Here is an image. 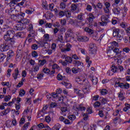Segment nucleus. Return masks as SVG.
<instances>
[{
  "instance_id": "obj_20",
  "label": "nucleus",
  "mask_w": 130,
  "mask_h": 130,
  "mask_svg": "<svg viewBox=\"0 0 130 130\" xmlns=\"http://www.w3.org/2000/svg\"><path fill=\"white\" fill-rule=\"evenodd\" d=\"M73 62L75 65V67H80V66L81 67H83V63L79 60H73Z\"/></svg>"
},
{
  "instance_id": "obj_10",
  "label": "nucleus",
  "mask_w": 130,
  "mask_h": 130,
  "mask_svg": "<svg viewBox=\"0 0 130 130\" xmlns=\"http://www.w3.org/2000/svg\"><path fill=\"white\" fill-rule=\"evenodd\" d=\"M77 19L78 20V21H77V24H78V26H84V24L82 23L83 20V14L82 13L78 15Z\"/></svg>"
},
{
  "instance_id": "obj_36",
  "label": "nucleus",
  "mask_w": 130,
  "mask_h": 130,
  "mask_svg": "<svg viewBox=\"0 0 130 130\" xmlns=\"http://www.w3.org/2000/svg\"><path fill=\"white\" fill-rule=\"evenodd\" d=\"M118 97L119 98V100H121V101H123V100H124V99L125 98L123 95V93L121 92H120L118 93Z\"/></svg>"
},
{
  "instance_id": "obj_39",
  "label": "nucleus",
  "mask_w": 130,
  "mask_h": 130,
  "mask_svg": "<svg viewBox=\"0 0 130 130\" xmlns=\"http://www.w3.org/2000/svg\"><path fill=\"white\" fill-rule=\"evenodd\" d=\"M35 31L33 30V29L32 30L29 31V34L28 35V37L33 38V37H35Z\"/></svg>"
},
{
  "instance_id": "obj_57",
  "label": "nucleus",
  "mask_w": 130,
  "mask_h": 130,
  "mask_svg": "<svg viewBox=\"0 0 130 130\" xmlns=\"http://www.w3.org/2000/svg\"><path fill=\"white\" fill-rule=\"evenodd\" d=\"M15 107L16 110H19V109L21 108V105L20 104V103H17V104L15 105Z\"/></svg>"
},
{
  "instance_id": "obj_35",
  "label": "nucleus",
  "mask_w": 130,
  "mask_h": 130,
  "mask_svg": "<svg viewBox=\"0 0 130 130\" xmlns=\"http://www.w3.org/2000/svg\"><path fill=\"white\" fill-rule=\"evenodd\" d=\"M49 10L51 11L52 12L54 11L55 12H56V11H57V9L55 8V9H53L54 8V4H51L49 5Z\"/></svg>"
},
{
  "instance_id": "obj_16",
  "label": "nucleus",
  "mask_w": 130,
  "mask_h": 130,
  "mask_svg": "<svg viewBox=\"0 0 130 130\" xmlns=\"http://www.w3.org/2000/svg\"><path fill=\"white\" fill-rule=\"evenodd\" d=\"M16 17L17 20H20V21H22V20L24 19V17H25V13H21L20 14H19L18 13H16Z\"/></svg>"
},
{
  "instance_id": "obj_3",
  "label": "nucleus",
  "mask_w": 130,
  "mask_h": 130,
  "mask_svg": "<svg viewBox=\"0 0 130 130\" xmlns=\"http://www.w3.org/2000/svg\"><path fill=\"white\" fill-rule=\"evenodd\" d=\"M97 52V46L96 44L94 43H90L89 44V53L90 55H92V56H95L96 55V52Z\"/></svg>"
},
{
  "instance_id": "obj_18",
  "label": "nucleus",
  "mask_w": 130,
  "mask_h": 130,
  "mask_svg": "<svg viewBox=\"0 0 130 130\" xmlns=\"http://www.w3.org/2000/svg\"><path fill=\"white\" fill-rule=\"evenodd\" d=\"M112 11L114 15H119V14H120V11H121V9H120L119 7H116L113 8Z\"/></svg>"
},
{
  "instance_id": "obj_61",
  "label": "nucleus",
  "mask_w": 130,
  "mask_h": 130,
  "mask_svg": "<svg viewBox=\"0 0 130 130\" xmlns=\"http://www.w3.org/2000/svg\"><path fill=\"white\" fill-rule=\"evenodd\" d=\"M60 9H66V4L63 2H62L60 4Z\"/></svg>"
},
{
  "instance_id": "obj_28",
  "label": "nucleus",
  "mask_w": 130,
  "mask_h": 130,
  "mask_svg": "<svg viewBox=\"0 0 130 130\" xmlns=\"http://www.w3.org/2000/svg\"><path fill=\"white\" fill-rule=\"evenodd\" d=\"M71 11L75 12V11H77V9H78V5L77 4H73L71 6Z\"/></svg>"
},
{
  "instance_id": "obj_30",
  "label": "nucleus",
  "mask_w": 130,
  "mask_h": 130,
  "mask_svg": "<svg viewBox=\"0 0 130 130\" xmlns=\"http://www.w3.org/2000/svg\"><path fill=\"white\" fill-rule=\"evenodd\" d=\"M90 80L93 85H96L98 83V78L97 77H92Z\"/></svg>"
},
{
  "instance_id": "obj_31",
  "label": "nucleus",
  "mask_w": 130,
  "mask_h": 130,
  "mask_svg": "<svg viewBox=\"0 0 130 130\" xmlns=\"http://www.w3.org/2000/svg\"><path fill=\"white\" fill-rule=\"evenodd\" d=\"M65 61L68 63H72V62H73V58L70 56H67L66 57Z\"/></svg>"
},
{
  "instance_id": "obj_62",
  "label": "nucleus",
  "mask_w": 130,
  "mask_h": 130,
  "mask_svg": "<svg viewBox=\"0 0 130 130\" xmlns=\"http://www.w3.org/2000/svg\"><path fill=\"white\" fill-rule=\"evenodd\" d=\"M21 76L22 77H23V78H25V77H26L27 72H26L25 70L23 71L22 72Z\"/></svg>"
},
{
  "instance_id": "obj_53",
  "label": "nucleus",
  "mask_w": 130,
  "mask_h": 130,
  "mask_svg": "<svg viewBox=\"0 0 130 130\" xmlns=\"http://www.w3.org/2000/svg\"><path fill=\"white\" fill-rule=\"evenodd\" d=\"M52 69L53 70H59V66L57 65V64H54L52 66Z\"/></svg>"
},
{
  "instance_id": "obj_23",
  "label": "nucleus",
  "mask_w": 130,
  "mask_h": 130,
  "mask_svg": "<svg viewBox=\"0 0 130 130\" xmlns=\"http://www.w3.org/2000/svg\"><path fill=\"white\" fill-rule=\"evenodd\" d=\"M60 110H61V112H60L61 114H62V115L66 116V112L68 111V108L66 107H61L60 108Z\"/></svg>"
},
{
  "instance_id": "obj_48",
  "label": "nucleus",
  "mask_w": 130,
  "mask_h": 130,
  "mask_svg": "<svg viewBox=\"0 0 130 130\" xmlns=\"http://www.w3.org/2000/svg\"><path fill=\"white\" fill-rule=\"evenodd\" d=\"M46 122L49 123L51 121V118L49 116H46L45 118Z\"/></svg>"
},
{
  "instance_id": "obj_1",
  "label": "nucleus",
  "mask_w": 130,
  "mask_h": 130,
  "mask_svg": "<svg viewBox=\"0 0 130 130\" xmlns=\"http://www.w3.org/2000/svg\"><path fill=\"white\" fill-rule=\"evenodd\" d=\"M2 31L6 32L3 36L4 41L7 43L10 42L11 45L15 44L16 43L15 37H18V38L23 37V32H17L16 34L15 30L11 28V27L7 24L3 25Z\"/></svg>"
},
{
  "instance_id": "obj_14",
  "label": "nucleus",
  "mask_w": 130,
  "mask_h": 130,
  "mask_svg": "<svg viewBox=\"0 0 130 130\" xmlns=\"http://www.w3.org/2000/svg\"><path fill=\"white\" fill-rule=\"evenodd\" d=\"M19 68H16L14 70V73L12 74V77H13L14 80H17L18 79V76H19Z\"/></svg>"
},
{
  "instance_id": "obj_12",
  "label": "nucleus",
  "mask_w": 130,
  "mask_h": 130,
  "mask_svg": "<svg viewBox=\"0 0 130 130\" xmlns=\"http://www.w3.org/2000/svg\"><path fill=\"white\" fill-rule=\"evenodd\" d=\"M77 39L78 41H81L82 42H86V41H88L89 40V38L86 36H78L77 38Z\"/></svg>"
},
{
  "instance_id": "obj_24",
  "label": "nucleus",
  "mask_w": 130,
  "mask_h": 130,
  "mask_svg": "<svg viewBox=\"0 0 130 130\" xmlns=\"http://www.w3.org/2000/svg\"><path fill=\"white\" fill-rule=\"evenodd\" d=\"M21 23H22L23 25L26 26V25L29 24V23H30V20L27 19H23L21 20Z\"/></svg>"
},
{
  "instance_id": "obj_43",
  "label": "nucleus",
  "mask_w": 130,
  "mask_h": 130,
  "mask_svg": "<svg viewBox=\"0 0 130 130\" xmlns=\"http://www.w3.org/2000/svg\"><path fill=\"white\" fill-rule=\"evenodd\" d=\"M120 26L122 28H124L125 30H126V27H127V23L126 22H122L120 23Z\"/></svg>"
},
{
  "instance_id": "obj_11",
  "label": "nucleus",
  "mask_w": 130,
  "mask_h": 130,
  "mask_svg": "<svg viewBox=\"0 0 130 130\" xmlns=\"http://www.w3.org/2000/svg\"><path fill=\"white\" fill-rule=\"evenodd\" d=\"M15 55V53L13 51V50H10L8 52H7V57L6 60L7 61H9L13 56Z\"/></svg>"
},
{
  "instance_id": "obj_47",
  "label": "nucleus",
  "mask_w": 130,
  "mask_h": 130,
  "mask_svg": "<svg viewBox=\"0 0 130 130\" xmlns=\"http://www.w3.org/2000/svg\"><path fill=\"white\" fill-rule=\"evenodd\" d=\"M25 94H26V92L25 91V90H24V89H21L19 91V96H20V97L24 96V95H25Z\"/></svg>"
},
{
  "instance_id": "obj_25",
  "label": "nucleus",
  "mask_w": 130,
  "mask_h": 130,
  "mask_svg": "<svg viewBox=\"0 0 130 130\" xmlns=\"http://www.w3.org/2000/svg\"><path fill=\"white\" fill-rule=\"evenodd\" d=\"M67 77L66 76H62L60 74H58L57 76V79L58 81H63L66 80Z\"/></svg>"
},
{
  "instance_id": "obj_7",
  "label": "nucleus",
  "mask_w": 130,
  "mask_h": 130,
  "mask_svg": "<svg viewBox=\"0 0 130 130\" xmlns=\"http://www.w3.org/2000/svg\"><path fill=\"white\" fill-rule=\"evenodd\" d=\"M65 35L66 37V40H68L69 37H71V38H73V39L74 38V31H73V30L70 28L68 29L67 32L65 34Z\"/></svg>"
},
{
  "instance_id": "obj_41",
  "label": "nucleus",
  "mask_w": 130,
  "mask_h": 130,
  "mask_svg": "<svg viewBox=\"0 0 130 130\" xmlns=\"http://www.w3.org/2000/svg\"><path fill=\"white\" fill-rule=\"evenodd\" d=\"M29 124H30L29 122H27L26 123L24 124L21 130H27V128L29 127Z\"/></svg>"
},
{
  "instance_id": "obj_52",
  "label": "nucleus",
  "mask_w": 130,
  "mask_h": 130,
  "mask_svg": "<svg viewBox=\"0 0 130 130\" xmlns=\"http://www.w3.org/2000/svg\"><path fill=\"white\" fill-rule=\"evenodd\" d=\"M107 92H108V91H107V90L106 89H103L101 91V93L102 95H106V94H107Z\"/></svg>"
},
{
  "instance_id": "obj_4",
  "label": "nucleus",
  "mask_w": 130,
  "mask_h": 130,
  "mask_svg": "<svg viewBox=\"0 0 130 130\" xmlns=\"http://www.w3.org/2000/svg\"><path fill=\"white\" fill-rule=\"evenodd\" d=\"M113 36L116 38H122L123 37V31L120 30L118 28H115L113 30Z\"/></svg>"
},
{
  "instance_id": "obj_33",
  "label": "nucleus",
  "mask_w": 130,
  "mask_h": 130,
  "mask_svg": "<svg viewBox=\"0 0 130 130\" xmlns=\"http://www.w3.org/2000/svg\"><path fill=\"white\" fill-rule=\"evenodd\" d=\"M85 61L87 62V63H88L87 67H90V66L92 63V61L90 60V57L87 56L85 58Z\"/></svg>"
},
{
  "instance_id": "obj_49",
  "label": "nucleus",
  "mask_w": 130,
  "mask_h": 130,
  "mask_svg": "<svg viewBox=\"0 0 130 130\" xmlns=\"http://www.w3.org/2000/svg\"><path fill=\"white\" fill-rule=\"evenodd\" d=\"M31 56L33 57H37V56H38V53H37L36 51H34L31 53Z\"/></svg>"
},
{
  "instance_id": "obj_17",
  "label": "nucleus",
  "mask_w": 130,
  "mask_h": 130,
  "mask_svg": "<svg viewBox=\"0 0 130 130\" xmlns=\"http://www.w3.org/2000/svg\"><path fill=\"white\" fill-rule=\"evenodd\" d=\"M11 2L9 3V6L11 8H13V7H15V5H17L18 6V2H20V0H10Z\"/></svg>"
},
{
  "instance_id": "obj_29",
  "label": "nucleus",
  "mask_w": 130,
  "mask_h": 130,
  "mask_svg": "<svg viewBox=\"0 0 130 130\" xmlns=\"http://www.w3.org/2000/svg\"><path fill=\"white\" fill-rule=\"evenodd\" d=\"M111 47L112 49H114V48L118 47V44L116 42L113 41V42H112Z\"/></svg>"
},
{
  "instance_id": "obj_42",
  "label": "nucleus",
  "mask_w": 130,
  "mask_h": 130,
  "mask_svg": "<svg viewBox=\"0 0 130 130\" xmlns=\"http://www.w3.org/2000/svg\"><path fill=\"white\" fill-rule=\"evenodd\" d=\"M67 13H68V11H66V10L64 11H61L59 13V17H63V16L67 14Z\"/></svg>"
},
{
  "instance_id": "obj_63",
  "label": "nucleus",
  "mask_w": 130,
  "mask_h": 130,
  "mask_svg": "<svg viewBox=\"0 0 130 130\" xmlns=\"http://www.w3.org/2000/svg\"><path fill=\"white\" fill-rule=\"evenodd\" d=\"M60 23L62 26H64L67 24V20L66 19H62L61 20Z\"/></svg>"
},
{
  "instance_id": "obj_54",
  "label": "nucleus",
  "mask_w": 130,
  "mask_h": 130,
  "mask_svg": "<svg viewBox=\"0 0 130 130\" xmlns=\"http://www.w3.org/2000/svg\"><path fill=\"white\" fill-rule=\"evenodd\" d=\"M31 49H33V50H36L38 49V45L37 44H32L31 45Z\"/></svg>"
},
{
  "instance_id": "obj_55",
  "label": "nucleus",
  "mask_w": 130,
  "mask_h": 130,
  "mask_svg": "<svg viewBox=\"0 0 130 130\" xmlns=\"http://www.w3.org/2000/svg\"><path fill=\"white\" fill-rule=\"evenodd\" d=\"M38 126L39 128H46V126L44 125L42 123L39 124Z\"/></svg>"
},
{
  "instance_id": "obj_15",
  "label": "nucleus",
  "mask_w": 130,
  "mask_h": 130,
  "mask_svg": "<svg viewBox=\"0 0 130 130\" xmlns=\"http://www.w3.org/2000/svg\"><path fill=\"white\" fill-rule=\"evenodd\" d=\"M90 88H91V86L90 85V83H87V85L83 87V91L85 94L86 93H88L90 91Z\"/></svg>"
},
{
  "instance_id": "obj_51",
  "label": "nucleus",
  "mask_w": 130,
  "mask_h": 130,
  "mask_svg": "<svg viewBox=\"0 0 130 130\" xmlns=\"http://www.w3.org/2000/svg\"><path fill=\"white\" fill-rule=\"evenodd\" d=\"M43 72L45 74H49L50 70L47 68H45L43 69Z\"/></svg>"
},
{
  "instance_id": "obj_27",
  "label": "nucleus",
  "mask_w": 130,
  "mask_h": 130,
  "mask_svg": "<svg viewBox=\"0 0 130 130\" xmlns=\"http://www.w3.org/2000/svg\"><path fill=\"white\" fill-rule=\"evenodd\" d=\"M62 85H64L67 89H71L72 88V84L66 82H62Z\"/></svg>"
},
{
  "instance_id": "obj_34",
  "label": "nucleus",
  "mask_w": 130,
  "mask_h": 130,
  "mask_svg": "<svg viewBox=\"0 0 130 130\" xmlns=\"http://www.w3.org/2000/svg\"><path fill=\"white\" fill-rule=\"evenodd\" d=\"M111 71L113 73H118V68L116 66L112 65Z\"/></svg>"
},
{
  "instance_id": "obj_26",
  "label": "nucleus",
  "mask_w": 130,
  "mask_h": 130,
  "mask_svg": "<svg viewBox=\"0 0 130 130\" xmlns=\"http://www.w3.org/2000/svg\"><path fill=\"white\" fill-rule=\"evenodd\" d=\"M46 62H47V61L46 59L39 60L38 64L40 67H42V66H44Z\"/></svg>"
},
{
  "instance_id": "obj_5",
  "label": "nucleus",
  "mask_w": 130,
  "mask_h": 130,
  "mask_svg": "<svg viewBox=\"0 0 130 130\" xmlns=\"http://www.w3.org/2000/svg\"><path fill=\"white\" fill-rule=\"evenodd\" d=\"M17 13H18V11L16 10H9L8 11V14L10 16L11 19L14 20V21H17Z\"/></svg>"
},
{
  "instance_id": "obj_2",
  "label": "nucleus",
  "mask_w": 130,
  "mask_h": 130,
  "mask_svg": "<svg viewBox=\"0 0 130 130\" xmlns=\"http://www.w3.org/2000/svg\"><path fill=\"white\" fill-rule=\"evenodd\" d=\"M104 13L105 14H107V17L103 15L101 17V21L102 22H100L99 24L101 25V26H106L108 24V23H109L110 22V20L108 19L109 18V14H110V11L109 10V9L108 8H105L104 10Z\"/></svg>"
},
{
  "instance_id": "obj_37",
  "label": "nucleus",
  "mask_w": 130,
  "mask_h": 130,
  "mask_svg": "<svg viewBox=\"0 0 130 130\" xmlns=\"http://www.w3.org/2000/svg\"><path fill=\"white\" fill-rule=\"evenodd\" d=\"M84 31H85V32H87V33H88V34H89L90 35L93 34V30L91 29L89 27L85 28Z\"/></svg>"
},
{
  "instance_id": "obj_45",
  "label": "nucleus",
  "mask_w": 130,
  "mask_h": 130,
  "mask_svg": "<svg viewBox=\"0 0 130 130\" xmlns=\"http://www.w3.org/2000/svg\"><path fill=\"white\" fill-rule=\"evenodd\" d=\"M112 50L114 51V52H115V53H116V54H119V53H120V52H121V51L119 50V49H118L117 48H115L114 49H113Z\"/></svg>"
},
{
  "instance_id": "obj_59",
  "label": "nucleus",
  "mask_w": 130,
  "mask_h": 130,
  "mask_svg": "<svg viewBox=\"0 0 130 130\" xmlns=\"http://www.w3.org/2000/svg\"><path fill=\"white\" fill-rule=\"evenodd\" d=\"M101 105V103H100V102L97 101L93 105L94 107L96 108V107H99V106H100V105Z\"/></svg>"
},
{
  "instance_id": "obj_58",
  "label": "nucleus",
  "mask_w": 130,
  "mask_h": 130,
  "mask_svg": "<svg viewBox=\"0 0 130 130\" xmlns=\"http://www.w3.org/2000/svg\"><path fill=\"white\" fill-rule=\"evenodd\" d=\"M39 71V65H36L34 68V72H38Z\"/></svg>"
},
{
  "instance_id": "obj_60",
  "label": "nucleus",
  "mask_w": 130,
  "mask_h": 130,
  "mask_svg": "<svg viewBox=\"0 0 130 130\" xmlns=\"http://www.w3.org/2000/svg\"><path fill=\"white\" fill-rule=\"evenodd\" d=\"M44 38L46 41H47L49 39V35H48V34H45L44 35Z\"/></svg>"
},
{
  "instance_id": "obj_64",
  "label": "nucleus",
  "mask_w": 130,
  "mask_h": 130,
  "mask_svg": "<svg viewBox=\"0 0 130 130\" xmlns=\"http://www.w3.org/2000/svg\"><path fill=\"white\" fill-rule=\"evenodd\" d=\"M4 100L6 102H8V101L11 100V96L9 95L8 96H5Z\"/></svg>"
},
{
  "instance_id": "obj_22",
  "label": "nucleus",
  "mask_w": 130,
  "mask_h": 130,
  "mask_svg": "<svg viewBox=\"0 0 130 130\" xmlns=\"http://www.w3.org/2000/svg\"><path fill=\"white\" fill-rule=\"evenodd\" d=\"M75 81L77 83H79V84H83L85 81H86V79H83V80L82 79V77H77L75 78ZM83 82V83H82Z\"/></svg>"
},
{
  "instance_id": "obj_13",
  "label": "nucleus",
  "mask_w": 130,
  "mask_h": 130,
  "mask_svg": "<svg viewBox=\"0 0 130 130\" xmlns=\"http://www.w3.org/2000/svg\"><path fill=\"white\" fill-rule=\"evenodd\" d=\"M15 27H16L15 28L16 30H23V29H25V28H26L25 25L23 24L22 22H21V23L16 24Z\"/></svg>"
},
{
  "instance_id": "obj_21",
  "label": "nucleus",
  "mask_w": 130,
  "mask_h": 130,
  "mask_svg": "<svg viewBox=\"0 0 130 130\" xmlns=\"http://www.w3.org/2000/svg\"><path fill=\"white\" fill-rule=\"evenodd\" d=\"M94 19H95V16L93 15L92 13H90L89 17L88 18V20L89 23L91 24V23H92L94 21Z\"/></svg>"
},
{
  "instance_id": "obj_32",
  "label": "nucleus",
  "mask_w": 130,
  "mask_h": 130,
  "mask_svg": "<svg viewBox=\"0 0 130 130\" xmlns=\"http://www.w3.org/2000/svg\"><path fill=\"white\" fill-rule=\"evenodd\" d=\"M61 125L59 123L56 124L51 130H59Z\"/></svg>"
},
{
  "instance_id": "obj_50",
  "label": "nucleus",
  "mask_w": 130,
  "mask_h": 130,
  "mask_svg": "<svg viewBox=\"0 0 130 130\" xmlns=\"http://www.w3.org/2000/svg\"><path fill=\"white\" fill-rule=\"evenodd\" d=\"M63 40V38L62 37V35H58V41H59L60 42H62Z\"/></svg>"
},
{
  "instance_id": "obj_6",
  "label": "nucleus",
  "mask_w": 130,
  "mask_h": 130,
  "mask_svg": "<svg viewBox=\"0 0 130 130\" xmlns=\"http://www.w3.org/2000/svg\"><path fill=\"white\" fill-rule=\"evenodd\" d=\"M73 110L75 111H83L86 110V108L83 106V105H78L77 106H74L73 107Z\"/></svg>"
},
{
  "instance_id": "obj_46",
  "label": "nucleus",
  "mask_w": 130,
  "mask_h": 130,
  "mask_svg": "<svg viewBox=\"0 0 130 130\" xmlns=\"http://www.w3.org/2000/svg\"><path fill=\"white\" fill-rule=\"evenodd\" d=\"M68 118L70 120L73 121V120H75V119H76V117L75 115H70L68 116Z\"/></svg>"
},
{
  "instance_id": "obj_8",
  "label": "nucleus",
  "mask_w": 130,
  "mask_h": 130,
  "mask_svg": "<svg viewBox=\"0 0 130 130\" xmlns=\"http://www.w3.org/2000/svg\"><path fill=\"white\" fill-rule=\"evenodd\" d=\"M73 47V46L70 44L68 43L66 45V48H61V52H67L68 51H71L72 50L71 48Z\"/></svg>"
},
{
  "instance_id": "obj_38",
  "label": "nucleus",
  "mask_w": 130,
  "mask_h": 130,
  "mask_svg": "<svg viewBox=\"0 0 130 130\" xmlns=\"http://www.w3.org/2000/svg\"><path fill=\"white\" fill-rule=\"evenodd\" d=\"M7 57V56L4 53L0 54V62L4 61V59Z\"/></svg>"
},
{
  "instance_id": "obj_9",
  "label": "nucleus",
  "mask_w": 130,
  "mask_h": 130,
  "mask_svg": "<svg viewBox=\"0 0 130 130\" xmlns=\"http://www.w3.org/2000/svg\"><path fill=\"white\" fill-rule=\"evenodd\" d=\"M9 49H10V46H9V45H7V44L1 45L0 50L2 51V52L7 51V50H9Z\"/></svg>"
},
{
  "instance_id": "obj_56",
  "label": "nucleus",
  "mask_w": 130,
  "mask_h": 130,
  "mask_svg": "<svg viewBox=\"0 0 130 130\" xmlns=\"http://www.w3.org/2000/svg\"><path fill=\"white\" fill-rule=\"evenodd\" d=\"M127 12V9L124 7V11L123 12L122 14H123V17H125V16H126V14Z\"/></svg>"
},
{
  "instance_id": "obj_44",
  "label": "nucleus",
  "mask_w": 130,
  "mask_h": 130,
  "mask_svg": "<svg viewBox=\"0 0 130 130\" xmlns=\"http://www.w3.org/2000/svg\"><path fill=\"white\" fill-rule=\"evenodd\" d=\"M71 58H72V60L73 59L75 60H79V59H80V57H79L76 54H73Z\"/></svg>"
},
{
  "instance_id": "obj_40",
  "label": "nucleus",
  "mask_w": 130,
  "mask_h": 130,
  "mask_svg": "<svg viewBox=\"0 0 130 130\" xmlns=\"http://www.w3.org/2000/svg\"><path fill=\"white\" fill-rule=\"evenodd\" d=\"M26 28H27L28 31H32L33 30V24L30 23L28 24V26H26Z\"/></svg>"
},
{
  "instance_id": "obj_19",
  "label": "nucleus",
  "mask_w": 130,
  "mask_h": 130,
  "mask_svg": "<svg viewBox=\"0 0 130 130\" xmlns=\"http://www.w3.org/2000/svg\"><path fill=\"white\" fill-rule=\"evenodd\" d=\"M11 111V108H9L6 109L5 110L3 111V112H1L0 113V114L1 116H4V115H7L8 113H9V112Z\"/></svg>"
}]
</instances>
